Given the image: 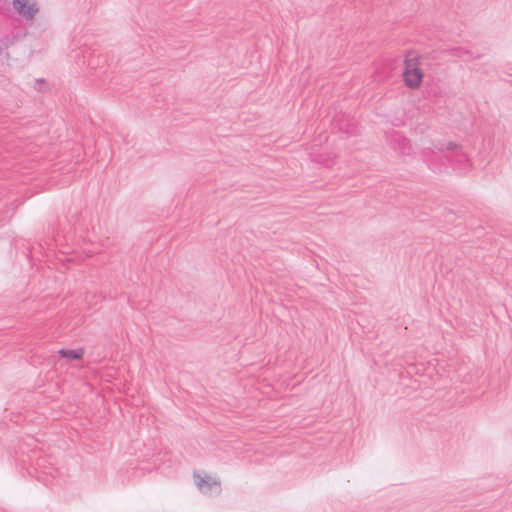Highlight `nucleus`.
I'll return each mask as SVG.
<instances>
[{
  "instance_id": "5",
  "label": "nucleus",
  "mask_w": 512,
  "mask_h": 512,
  "mask_svg": "<svg viewBox=\"0 0 512 512\" xmlns=\"http://www.w3.org/2000/svg\"><path fill=\"white\" fill-rule=\"evenodd\" d=\"M59 355L68 360H81L84 356V349H65L62 348L58 351Z\"/></svg>"
},
{
  "instance_id": "4",
  "label": "nucleus",
  "mask_w": 512,
  "mask_h": 512,
  "mask_svg": "<svg viewBox=\"0 0 512 512\" xmlns=\"http://www.w3.org/2000/svg\"><path fill=\"white\" fill-rule=\"evenodd\" d=\"M450 55L460 58L464 61H470L473 59L480 58V55H474L472 51L467 50L463 47H455L450 50Z\"/></svg>"
},
{
  "instance_id": "3",
  "label": "nucleus",
  "mask_w": 512,
  "mask_h": 512,
  "mask_svg": "<svg viewBox=\"0 0 512 512\" xmlns=\"http://www.w3.org/2000/svg\"><path fill=\"white\" fill-rule=\"evenodd\" d=\"M13 8L26 20H33L39 12L36 0H12Z\"/></svg>"
},
{
  "instance_id": "2",
  "label": "nucleus",
  "mask_w": 512,
  "mask_h": 512,
  "mask_svg": "<svg viewBox=\"0 0 512 512\" xmlns=\"http://www.w3.org/2000/svg\"><path fill=\"white\" fill-rule=\"evenodd\" d=\"M386 140L390 147L401 156L410 155L412 146L410 140L400 132L392 130L386 133Z\"/></svg>"
},
{
  "instance_id": "8",
  "label": "nucleus",
  "mask_w": 512,
  "mask_h": 512,
  "mask_svg": "<svg viewBox=\"0 0 512 512\" xmlns=\"http://www.w3.org/2000/svg\"><path fill=\"white\" fill-rule=\"evenodd\" d=\"M9 44H10V40H9V37H8V36H6V37H5V38H3V39H0V53H1L4 49L8 48Z\"/></svg>"
},
{
  "instance_id": "1",
  "label": "nucleus",
  "mask_w": 512,
  "mask_h": 512,
  "mask_svg": "<svg viewBox=\"0 0 512 512\" xmlns=\"http://www.w3.org/2000/svg\"><path fill=\"white\" fill-rule=\"evenodd\" d=\"M403 80L410 89H417L423 81V72L418 66L417 59H408L404 61Z\"/></svg>"
},
{
  "instance_id": "6",
  "label": "nucleus",
  "mask_w": 512,
  "mask_h": 512,
  "mask_svg": "<svg viewBox=\"0 0 512 512\" xmlns=\"http://www.w3.org/2000/svg\"><path fill=\"white\" fill-rule=\"evenodd\" d=\"M195 482L199 489H203L206 487L208 490L212 488V486H218L220 489V482L216 480H211L208 477L202 478L199 475H195Z\"/></svg>"
},
{
  "instance_id": "10",
  "label": "nucleus",
  "mask_w": 512,
  "mask_h": 512,
  "mask_svg": "<svg viewBox=\"0 0 512 512\" xmlns=\"http://www.w3.org/2000/svg\"><path fill=\"white\" fill-rule=\"evenodd\" d=\"M37 82H39V83H44V82H45V80H44V79H38V80H37Z\"/></svg>"
},
{
  "instance_id": "7",
  "label": "nucleus",
  "mask_w": 512,
  "mask_h": 512,
  "mask_svg": "<svg viewBox=\"0 0 512 512\" xmlns=\"http://www.w3.org/2000/svg\"><path fill=\"white\" fill-rule=\"evenodd\" d=\"M459 148L458 144L449 142L445 146L437 147L439 151H457Z\"/></svg>"
},
{
  "instance_id": "9",
  "label": "nucleus",
  "mask_w": 512,
  "mask_h": 512,
  "mask_svg": "<svg viewBox=\"0 0 512 512\" xmlns=\"http://www.w3.org/2000/svg\"><path fill=\"white\" fill-rule=\"evenodd\" d=\"M456 157H457L459 162H466V161H468V158H467L466 154L463 153L462 151L457 153Z\"/></svg>"
}]
</instances>
